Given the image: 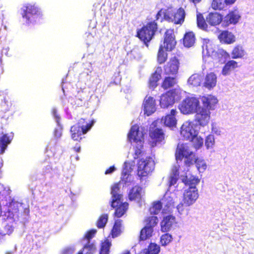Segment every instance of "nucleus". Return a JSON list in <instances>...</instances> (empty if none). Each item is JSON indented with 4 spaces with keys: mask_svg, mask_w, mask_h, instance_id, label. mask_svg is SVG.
Here are the masks:
<instances>
[{
    "mask_svg": "<svg viewBox=\"0 0 254 254\" xmlns=\"http://www.w3.org/2000/svg\"><path fill=\"white\" fill-rule=\"evenodd\" d=\"M12 253H13V252H7L6 253V254H11Z\"/></svg>",
    "mask_w": 254,
    "mask_h": 254,
    "instance_id": "obj_60",
    "label": "nucleus"
},
{
    "mask_svg": "<svg viewBox=\"0 0 254 254\" xmlns=\"http://www.w3.org/2000/svg\"><path fill=\"white\" fill-rule=\"evenodd\" d=\"M199 107V100L195 97H188L184 99L179 105V108L184 114H190L195 112Z\"/></svg>",
    "mask_w": 254,
    "mask_h": 254,
    "instance_id": "obj_14",
    "label": "nucleus"
},
{
    "mask_svg": "<svg viewBox=\"0 0 254 254\" xmlns=\"http://www.w3.org/2000/svg\"><path fill=\"white\" fill-rule=\"evenodd\" d=\"M82 250L80 251L78 254H93L96 251V247L93 242H84Z\"/></svg>",
    "mask_w": 254,
    "mask_h": 254,
    "instance_id": "obj_34",
    "label": "nucleus"
},
{
    "mask_svg": "<svg viewBox=\"0 0 254 254\" xmlns=\"http://www.w3.org/2000/svg\"><path fill=\"white\" fill-rule=\"evenodd\" d=\"M116 170V168L114 166L110 167L109 169H108L105 172V174L106 175H109L111 174L112 173H113L115 170Z\"/></svg>",
    "mask_w": 254,
    "mask_h": 254,
    "instance_id": "obj_54",
    "label": "nucleus"
},
{
    "mask_svg": "<svg viewBox=\"0 0 254 254\" xmlns=\"http://www.w3.org/2000/svg\"><path fill=\"white\" fill-rule=\"evenodd\" d=\"M195 42L194 34L192 32L186 33L184 36L183 43L186 47L190 48L193 45Z\"/></svg>",
    "mask_w": 254,
    "mask_h": 254,
    "instance_id": "obj_37",
    "label": "nucleus"
},
{
    "mask_svg": "<svg viewBox=\"0 0 254 254\" xmlns=\"http://www.w3.org/2000/svg\"><path fill=\"white\" fill-rule=\"evenodd\" d=\"M155 167L154 161L152 157L142 158L137 163V175L140 179L143 180L150 175Z\"/></svg>",
    "mask_w": 254,
    "mask_h": 254,
    "instance_id": "obj_12",
    "label": "nucleus"
},
{
    "mask_svg": "<svg viewBox=\"0 0 254 254\" xmlns=\"http://www.w3.org/2000/svg\"><path fill=\"white\" fill-rule=\"evenodd\" d=\"M150 137L155 142H160L164 138V134L161 129L156 128L150 130Z\"/></svg>",
    "mask_w": 254,
    "mask_h": 254,
    "instance_id": "obj_32",
    "label": "nucleus"
},
{
    "mask_svg": "<svg viewBox=\"0 0 254 254\" xmlns=\"http://www.w3.org/2000/svg\"><path fill=\"white\" fill-rule=\"evenodd\" d=\"M143 136V131L139 129L138 125H134L131 127L128 134V138L133 146L134 153L131 154L133 160L130 159L126 162L131 164V162L134 161V165L135 164L134 160L139 158L142 152Z\"/></svg>",
    "mask_w": 254,
    "mask_h": 254,
    "instance_id": "obj_6",
    "label": "nucleus"
},
{
    "mask_svg": "<svg viewBox=\"0 0 254 254\" xmlns=\"http://www.w3.org/2000/svg\"><path fill=\"white\" fill-rule=\"evenodd\" d=\"M111 243L108 240L102 243L99 254H109Z\"/></svg>",
    "mask_w": 254,
    "mask_h": 254,
    "instance_id": "obj_46",
    "label": "nucleus"
},
{
    "mask_svg": "<svg viewBox=\"0 0 254 254\" xmlns=\"http://www.w3.org/2000/svg\"><path fill=\"white\" fill-rule=\"evenodd\" d=\"M179 178L186 186V188L184 192L183 203H181L177 206V209L180 212L183 210V206L184 205L189 206L193 204L198 198V192L196 185L199 183V181L193 176H190L189 178L188 176L180 174Z\"/></svg>",
    "mask_w": 254,
    "mask_h": 254,
    "instance_id": "obj_3",
    "label": "nucleus"
},
{
    "mask_svg": "<svg viewBox=\"0 0 254 254\" xmlns=\"http://www.w3.org/2000/svg\"><path fill=\"white\" fill-rule=\"evenodd\" d=\"M157 29V23L154 21H152L138 30L137 35L146 46H148L147 43L152 39Z\"/></svg>",
    "mask_w": 254,
    "mask_h": 254,
    "instance_id": "obj_13",
    "label": "nucleus"
},
{
    "mask_svg": "<svg viewBox=\"0 0 254 254\" xmlns=\"http://www.w3.org/2000/svg\"><path fill=\"white\" fill-rule=\"evenodd\" d=\"M179 62L176 57L171 58L164 67V71L166 74L176 75L179 69Z\"/></svg>",
    "mask_w": 254,
    "mask_h": 254,
    "instance_id": "obj_19",
    "label": "nucleus"
},
{
    "mask_svg": "<svg viewBox=\"0 0 254 254\" xmlns=\"http://www.w3.org/2000/svg\"><path fill=\"white\" fill-rule=\"evenodd\" d=\"M52 170V169L51 165H47L46 167H45V168H44V172L46 174L50 173Z\"/></svg>",
    "mask_w": 254,
    "mask_h": 254,
    "instance_id": "obj_55",
    "label": "nucleus"
},
{
    "mask_svg": "<svg viewBox=\"0 0 254 254\" xmlns=\"http://www.w3.org/2000/svg\"><path fill=\"white\" fill-rule=\"evenodd\" d=\"M227 5H231L235 3L237 0H225Z\"/></svg>",
    "mask_w": 254,
    "mask_h": 254,
    "instance_id": "obj_56",
    "label": "nucleus"
},
{
    "mask_svg": "<svg viewBox=\"0 0 254 254\" xmlns=\"http://www.w3.org/2000/svg\"><path fill=\"white\" fill-rule=\"evenodd\" d=\"M176 83V79L174 77H167L162 84V87L167 89L173 87Z\"/></svg>",
    "mask_w": 254,
    "mask_h": 254,
    "instance_id": "obj_43",
    "label": "nucleus"
},
{
    "mask_svg": "<svg viewBox=\"0 0 254 254\" xmlns=\"http://www.w3.org/2000/svg\"><path fill=\"white\" fill-rule=\"evenodd\" d=\"M172 195L171 192H167L161 200L164 206L161 214V217H160V219L162 218V222H174L176 220L171 212L174 202Z\"/></svg>",
    "mask_w": 254,
    "mask_h": 254,
    "instance_id": "obj_10",
    "label": "nucleus"
},
{
    "mask_svg": "<svg viewBox=\"0 0 254 254\" xmlns=\"http://www.w3.org/2000/svg\"><path fill=\"white\" fill-rule=\"evenodd\" d=\"M176 41L173 30H168L165 34L163 48L166 51H172L175 47Z\"/></svg>",
    "mask_w": 254,
    "mask_h": 254,
    "instance_id": "obj_18",
    "label": "nucleus"
},
{
    "mask_svg": "<svg viewBox=\"0 0 254 254\" xmlns=\"http://www.w3.org/2000/svg\"><path fill=\"white\" fill-rule=\"evenodd\" d=\"M122 232V226L121 223H114L111 231L113 238L119 236Z\"/></svg>",
    "mask_w": 254,
    "mask_h": 254,
    "instance_id": "obj_44",
    "label": "nucleus"
},
{
    "mask_svg": "<svg viewBox=\"0 0 254 254\" xmlns=\"http://www.w3.org/2000/svg\"><path fill=\"white\" fill-rule=\"evenodd\" d=\"M1 64V61L0 60V64Z\"/></svg>",
    "mask_w": 254,
    "mask_h": 254,
    "instance_id": "obj_62",
    "label": "nucleus"
},
{
    "mask_svg": "<svg viewBox=\"0 0 254 254\" xmlns=\"http://www.w3.org/2000/svg\"><path fill=\"white\" fill-rule=\"evenodd\" d=\"M106 223H97V227L99 228H103L105 226Z\"/></svg>",
    "mask_w": 254,
    "mask_h": 254,
    "instance_id": "obj_57",
    "label": "nucleus"
},
{
    "mask_svg": "<svg viewBox=\"0 0 254 254\" xmlns=\"http://www.w3.org/2000/svg\"><path fill=\"white\" fill-rule=\"evenodd\" d=\"M163 45H160L157 56V61L160 64L164 63L167 58V54L164 51Z\"/></svg>",
    "mask_w": 254,
    "mask_h": 254,
    "instance_id": "obj_41",
    "label": "nucleus"
},
{
    "mask_svg": "<svg viewBox=\"0 0 254 254\" xmlns=\"http://www.w3.org/2000/svg\"><path fill=\"white\" fill-rule=\"evenodd\" d=\"M227 4L225 0H213L211 6L215 10H221L224 9Z\"/></svg>",
    "mask_w": 254,
    "mask_h": 254,
    "instance_id": "obj_40",
    "label": "nucleus"
},
{
    "mask_svg": "<svg viewBox=\"0 0 254 254\" xmlns=\"http://www.w3.org/2000/svg\"><path fill=\"white\" fill-rule=\"evenodd\" d=\"M49 152H51L53 156L61 153V147L57 144L56 140H52L47 147V153L48 156H50Z\"/></svg>",
    "mask_w": 254,
    "mask_h": 254,
    "instance_id": "obj_33",
    "label": "nucleus"
},
{
    "mask_svg": "<svg viewBox=\"0 0 254 254\" xmlns=\"http://www.w3.org/2000/svg\"><path fill=\"white\" fill-rule=\"evenodd\" d=\"M238 63L235 61L231 60L228 61L222 68L221 73L224 76L229 75L231 71L237 68Z\"/></svg>",
    "mask_w": 254,
    "mask_h": 254,
    "instance_id": "obj_31",
    "label": "nucleus"
},
{
    "mask_svg": "<svg viewBox=\"0 0 254 254\" xmlns=\"http://www.w3.org/2000/svg\"><path fill=\"white\" fill-rule=\"evenodd\" d=\"M202 76L200 74L195 73L191 75L188 80V84L192 87H197L200 85Z\"/></svg>",
    "mask_w": 254,
    "mask_h": 254,
    "instance_id": "obj_36",
    "label": "nucleus"
},
{
    "mask_svg": "<svg viewBox=\"0 0 254 254\" xmlns=\"http://www.w3.org/2000/svg\"><path fill=\"white\" fill-rule=\"evenodd\" d=\"M13 134H4L0 137V154H3L6 149L7 145L9 144L12 139Z\"/></svg>",
    "mask_w": 254,
    "mask_h": 254,
    "instance_id": "obj_29",
    "label": "nucleus"
},
{
    "mask_svg": "<svg viewBox=\"0 0 254 254\" xmlns=\"http://www.w3.org/2000/svg\"><path fill=\"white\" fill-rule=\"evenodd\" d=\"M115 222V223H117V222H117V220H116Z\"/></svg>",
    "mask_w": 254,
    "mask_h": 254,
    "instance_id": "obj_61",
    "label": "nucleus"
},
{
    "mask_svg": "<svg viewBox=\"0 0 254 254\" xmlns=\"http://www.w3.org/2000/svg\"><path fill=\"white\" fill-rule=\"evenodd\" d=\"M195 122L197 125L201 127H205L208 124L210 118V112L209 109L204 107H199L195 112Z\"/></svg>",
    "mask_w": 254,
    "mask_h": 254,
    "instance_id": "obj_15",
    "label": "nucleus"
},
{
    "mask_svg": "<svg viewBox=\"0 0 254 254\" xmlns=\"http://www.w3.org/2000/svg\"><path fill=\"white\" fill-rule=\"evenodd\" d=\"M163 206H164L161 200L154 202L149 209L150 215L146 218L145 222H158L159 221L162 222V218H160L161 213L159 214V217L156 215L158 214Z\"/></svg>",
    "mask_w": 254,
    "mask_h": 254,
    "instance_id": "obj_16",
    "label": "nucleus"
},
{
    "mask_svg": "<svg viewBox=\"0 0 254 254\" xmlns=\"http://www.w3.org/2000/svg\"><path fill=\"white\" fill-rule=\"evenodd\" d=\"M74 149L76 152H79L80 150V147L79 146H75L74 148Z\"/></svg>",
    "mask_w": 254,
    "mask_h": 254,
    "instance_id": "obj_59",
    "label": "nucleus"
},
{
    "mask_svg": "<svg viewBox=\"0 0 254 254\" xmlns=\"http://www.w3.org/2000/svg\"><path fill=\"white\" fill-rule=\"evenodd\" d=\"M186 13L184 9L180 7L177 9L169 8L161 9L156 15V20L165 19L176 24H182L184 21Z\"/></svg>",
    "mask_w": 254,
    "mask_h": 254,
    "instance_id": "obj_7",
    "label": "nucleus"
},
{
    "mask_svg": "<svg viewBox=\"0 0 254 254\" xmlns=\"http://www.w3.org/2000/svg\"><path fill=\"white\" fill-rule=\"evenodd\" d=\"M177 113L176 110L172 109L170 114L167 115L164 118H162L161 122L167 127H175L177 124V120L175 118Z\"/></svg>",
    "mask_w": 254,
    "mask_h": 254,
    "instance_id": "obj_26",
    "label": "nucleus"
},
{
    "mask_svg": "<svg viewBox=\"0 0 254 254\" xmlns=\"http://www.w3.org/2000/svg\"><path fill=\"white\" fill-rule=\"evenodd\" d=\"M74 251L75 249L73 248H67L63 250V254H72Z\"/></svg>",
    "mask_w": 254,
    "mask_h": 254,
    "instance_id": "obj_52",
    "label": "nucleus"
},
{
    "mask_svg": "<svg viewBox=\"0 0 254 254\" xmlns=\"http://www.w3.org/2000/svg\"><path fill=\"white\" fill-rule=\"evenodd\" d=\"M202 58L205 63H224L230 57L229 54L223 49L215 50V45L212 41L203 39L202 41Z\"/></svg>",
    "mask_w": 254,
    "mask_h": 254,
    "instance_id": "obj_4",
    "label": "nucleus"
},
{
    "mask_svg": "<svg viewBox=\"0 0 254 254\" xmlns=\"http://www.w3.org/2000/svg\"><path fill=\"white\" fill-rule=\"evenodd\" d=\"M191 2L193 3L194 4L199 3L201 0H190Z\"/></svg>",
    "mask_w": 254,
    "mask_h": 254,
    "instance_id": "obj_58",
    "label": "nucleus"
},
{
    "mask_svg": "<svg viewBox=\"0 0 254 254\" xmlns=\"http://www.w3.org/2000/svg\"><path fill=\"white\" fill-rule=\"evenodd\" d=\"M206 21L201 14L198 13L197 14V24L198 27L203 30L207 31L208 25Z\"/></svg>",
    "mask_w": 254,
    "mask_h": 254,
    "instance_id": "obj_42",
    "label": "nucleus"
},
{
    "mask_svg": "<svg viewBox=\"0 0 254 254\" xmlns=\"http://www.w3.org/2000/svg\"><path fill=\"white\" fill-rule=\"evenodd\" d=\"M154 226V225L147 223L140 231L139 241H145L150 238L152 236Z\"/></svg>",
    "mask_w": 254,
    "mask_h": 254,
    "instance_id": "obj_27",
    "label": "nucleus"
},
{
    "mask_svg": "<svg viewBox=\"0 0 254 254\" xmlns=\"http://www.w3.org/2000/svg\"><path fill=\"white\" fill-rule=\"evenodd\" d=\"M172 228V223H161V230L163 232H168L171 230Z\"/></svg>",
    "mask_w": 254,
    "mask_h": 254,
    "instance_id": "obj_50",
    "label": "nucleus"
},
{
    "mask_svg": "<svg viewBox=\"0 0 254 254\" xmlns=\"http://www.w3.org/2000/svg\"><path fill=\"white\" fill-rule=\"evenodd\" d=\"M246 54V52L241 45L235 46L231 53L232 58L234 59L243 58Z\"/></svg>",
    "mask_w": 254,
    "mask_h": 254,
    "instance_id": "obj_35",
    "label": "nucleus"
},
{
    "mask_svg": "<svg viewBox=\"0 0 254 254\" xmlns=\"http://www.w3.org/2000/svg\"><path fill=\"white\" fill-rule=\"evenodd\" d=\"M21 15L27 24L38 22L43 14L41 9L35 4H26L21 8Z\"/></svg>",
    "mask_w": 254,
    "mask_h": 254,
    "instance_id": "obj_9",
    "label": "nucleus"
},
{
    "mask_svg": "<svg viewBox=\"0 0 254 254\" xmlns=\"http://www.w3.org/2000/svg\"><path fill=\"white\" fill-rule=\"evenodd\" d=\"M14 226L11 223H4V226H3V229L0 230L2 234L5 236V235L10 234L13 231Z\"/></svg>",
    "mask_w": 254,
    "mask_h": 254,
    "instance_id": "obj_48",
    "label": "nucleus"
},
{
    "mask_svg": "<svg viewBox=\"0 0 254 254\" xmlns=\"http://www.w3.org/2000/svg\"><path fill=\"white\" fill-rule=\"evenodd\" d=\"M176 164L172 169L169 177V186L175 185L179 178V175L190 176L188 174L189 167L195 163L196 167L200 173H203L207 168L205 161L201 159H196L195 155L186 144H179L176 152Z\"/></svg>",
    "mask_w": 254,
    "mask_h": 254,
    "instance_id": "obj_1",
    "label": "nucleus"
},
{
    "mask_svg": "<svg viewBox=\"0 0 254 254\" xmlns=\"http://www.w3.org/2000/svg\"><path fill=\"white\" fill-rule=\"evenodd\" d=\"M8 195L7 201L5 199L2 201V205L7 206L8 209L5 213V217H6V220L8 222H14L17 221L18 216V211L24 209L26 212V208L25 206H23V204L15 198H11Z\"/></svg>",
    "mask_w": 254,
    "mask_h": 254,
    "instance_id": "obj_8",
    "label": "nucleus"
},
{
    "mask_svg": "<svg viewBox=\"0 0 254 254\" xmlns=\"http://www.w3.org/2000/svg\"><path fill=\"white\" fill-rule=\"evenodd\" d=\"M174 93L173 91H170L162 95L160 98V104L162 108H166L172 106L174 103Z\"/></svg>",
    "mask_w": 254,
    "mask_h": 254,
    "instance_id": "obj_20",
    "label": "nucleus"
},
{
    "mask_svg": "<svg viewBox=\"0 0 254 254\" xmlns=\"http://www.w3.org/2000/svg\"><path fill=\"white\" fill-rule=\"evenodd\" d=\"M212 131L215 134L217 135H219L221 134V131L220 128L217 127L216 124L213 123L212 124Z\"/></svg>",
    "mask_w": 254,
    "mask_h": 254,
    "instance_id": "obj_51",
    "label": "nucleus"
},
{
    "mask_svg": "<svg viewBox=\"0 0 254 254\" xmlns=\"http://www.w3.org/2000/svg\"><path fill=\"white\" fill-rule=\"evenodd\" d=\"M206 21L212 26L219 25L222 21V16L217 12H211L208 14Z\"/></svg>",
    "mask_w": 254,
    "mask_h": 254,
    "instance_id": "obj_28",
    "label": "nucleus"
},
{
    "mask_svg": "<svg viewBox=\"0 0 254 254\" xmlns=\"http://www.w3.org/2000/svg\"><path fill=\"white\" fill-rule=\"evenodd\" d=\"M215 143V139L213 135H208L205 139V145L207 149H212Z\"/></svg>",
    "mask_w": 254,
    "mask_h": 254,
    "instance_id": "obj_47",
    "label": "nucleus"
},
{
    "mask_svg": "<svg viewBox=\"0 0 254 254\" xmlns=\"http://www.w3.org/2000/svg\"><path fill=\"white\" fill-rule=\"evenodd\" d=\"M97 231L95 229H92L87 232L85 235L84 238L82 240V243L84 244V242H91L90 239L93 238L96 233Z\"/></svg>",
    "mask_w": 254,
    "mask_h": 254,
    "instance_id": "obj_49",
    "label": "nucleus"
},
{
    "mask_svg": "<svg viewBox=\"0 0 254 254\" xmlns=\"http://www.w3.org/2000/svg\"><path fill=\"white\" fill-rule=\"evenodd\" d=\"M160 251L159 245L155 243H150L148 249L145 250V254H158Z\"/></svg>",
    "mask_w": 254,
    "mask_h": 254,
    "instance_id": "obj_39",
    "label": "nucleus"
},
{
    "mask_svg": "<svg viewBox=\"0 0 254 254\" xmlns=\"http://www.w3.org/2000/svg\"><path fill=\"white\" fill-rule=\"evenodd\" d=\"M221 42L226 44H232L235 42L236 38L234 35L228 31H223L219 36Z\"/></svg>",
    "mask_w": 254,
    "mask_h": 254,
    "instance_id": "obj_30",
    "label": "nucleus"
},
{
    "mask_svg": "<svg viewBox=\"0 0 254 254\" xmlns=\"http://www.w3.org/2000/svg\"><path fill=\"white\" fill-rule=\"evenodd\" d=\"M52 114L57 124V127L54 130V136L56 139H59L62 135L63 129L60 123L61 119L60 116L59 115L57 110L55 108L52 109Z\"/></svg>",
    "mask_w": 254,
    "mask_h": 254,
    "instance_id": "obj_24",
    "label": "nucleus"
},
{
    "mask_svg": "<svg viewBox=\"0 0 254 254\" xmlns=\"http://www.w3.org/2000/svg\"><path fill=\"white\" fill-rule=\"evenodd\" d=\"M217 76L213 72L206 74L203 82V86L208 89L213 88L216 85Z\"/></svg>",
    "mask_w": 254,
    "mask_h": 254,
    "instance_id": "obj_25",
    "label": "nucleus"
},
{
    "mask_svg": "<svg viewBox=\"0 0 254 254\" xmlns=\"http://www.w3.org/2000/svg\"><path fill=\"white\" fill-rule=\"evenodd\" d=\"M241 17L239 11L237 9L230 11L224 19V23L226 25L229 24H236L237 23Z\"/></svg>",
    "mask_w": 254,
    "mask_h": 254,
    "instance_id": "obj_23",
    "label": "nucleus"
},
{
    "mask_svg": "<svg viewBox=\"0 0 254 254\" xmlns=\"http://www.w3.org/2000/svg\"><path fill=\"white\" fill-rule=\"evenodd\" d=\"M161 69H157L151 76L149 79L150 88H154L157 85V83L161 78Z\"/></svg>",
    "mask_w": 254,
    "mask_h": 254,
    "instance_id": "obj_38",
    "label": "nucleus"
},
{
    "mask_svg": "<svg viewBox=\"0 0 254 254\" xmlns=\"http://www.w3.org/2000/svg\"><path fill=\"white\" fill-rule=\"evenodd\" d=\"M142 109L144 114L147 116H150L156 110L155 100L153 97L146 96L143 102Z\"/></svg>",
    "mask_w": 254,
    "mask_h": 254,
    "instance_id": "obj_17",
    "label": "nucleus"
},
{
    "mask_svg": "<svg viewBox=\"0 0 254 254\" xmlns=\"http://www.w3.org/2000/svg\"><path fill=\"white\" fill-rule=\"evenodd\" d=\"M201 101L203 104V107L207 109L214 110L216 104L218 102V100L214 96L212 95H207L202 97L201 98Z\"/></svg>",
    "mask_w": 254,
    "mask_h": 254,
    "instance_id": "obj_22",
    "label": "nucleus"
},
{
    "mask_svg": "<svg viewBox=\"0 0 254 254\" xmlns=\"http://www.w3.org/2000/svg\"><path fill=\"white\" fill-rule=\"evenodd\" d=\"M108 216L107 214H103L99 218L97 222H107Z\"/></svg>",
    "mask_w": 254,
    "mask_h": 254,
    "instance_id": "obj_53",
    "label": "nucleus"
},
{
    "mask_svg": "<svg viewBox=\"0 0 254 254\" xmlns=\"http://www.w3.org/2000/svg\"><path fill=\"white\" fill-rule=\"evenodd\" d=\"M142 188L138 186H135L130 189L128 192V198L130 200H134L139 202L144 195Z\"/></svg>",
    "mask_w": 254,
    "mask_h": 254,
    "instance_id": "obj_21",
    "label": "nucleus"
},
{
    "mask_svg": "<svg viewBox=\"0 0 254 254\" xmlns=\"http://www.w3.org/2000/svg\"><path fill=\"white\" fill-rule=\"evenodd\" d=\"M94 123V120L87 123L83 119H80L77 124L70 128L71 138L74 140L81 139V135L86 134L91 128Z\"/></svg>",
    "mask_w": 254,
    "mask_h": 254,
    "instance_id": "obj_11",
    "label": "nucleus"
},
{
    "mask_svg": "<svg viewBox=\"0 0 254 254\" xmlns=\"http://www.w3.org/2000/svg\"><path fill=\"white\" fill-rule=\"evenodd\" d=\"M173 240L171 235L166 233L162 235L160 238V243L162 246H166L169 244Z\"/></svg>",
    "mask_w": 254,
    "mask_h": 254,
    "instance_id": "obj_45",
    "label": "nucleus"
},
{
    "mask_svg": "<svg viewBox=\"0 0 254 254\" xmlns=\"http://www.w3.org/2000/svg\"><path fill=\"white\" fill-rule=\"evenodd\" d=\"M200 127L197 123L187 121L182 126L181 134L186 140L191 141L195 149H199L203 144V139L198 133Z\"/></svg>",
    "mask_w": 254,
    "mask_h": 254,
    "instance_id": "obj_5",
    "label": "nucleus"
},
{
    "mask_svg": "<svg viewBox=\"0 0 254 254\" xmlns=\"http://www.w3.org/2000/svg\"><path fill=\"white\" fill-rule=\"evenodd\" d=\"M134 167V161H132L131 164L128 162H125L123 165L121 181L114 185L111 188V206L113 208H116L115 215L118 218L122 217L128 209V204L123 202V195L121 194L120 189L125 185L127 186L131 184L132 178L129 173Z\"/></svg>",
    "mask_w": 254,
    "mask_h": 254,
    "instance_id": "obj_2",
    "label": "nucleus"
}]
</instances>
